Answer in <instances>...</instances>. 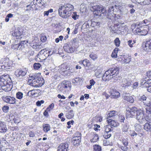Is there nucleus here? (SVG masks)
Masks as SVG:
<instances>
[{
    "mask_svg": "<svg viewBox=\"0 0 151 151\" xmlns=\"http://www.w3.org/2000/svg\"><path fill=\"white\" fill-rule=\"evenodd\" d=\"M119 68L116 67L109 69L102 76V79L104 81H109L113 78L114 80H120L121 77L119 75Z\"/></svg>",
    "mask_w": 151,
    "mask_h": 151,
    "instance_id": "1",
    "label": "nucleus"
},
{
    "mask_svg": "<svg viewBox=\"0 0 151 151\" xmlns=\"http://www.w3.org/2000/svg\"><path fill=\"white\" fill-rule=\"evenodd\" d=\"M146 97L144 95L139 98V100L141 101H143L146 100Z\"/></svg>",
    "mask_w": 151,
    "mask_h": 151,
    "instance_id": "59",
    "label": "nucleus"
},
{
    "mask_svg": "<svg viewBox=\"0 0 151 151\" xmlns=\"http://www.w3.org/2000/svg\"><path fill=\"white\" fill-rule=\"evenodd\" d=\"M104 129L105 132L104 137L105 139H107L109 138L111 136V134L109 133L111 129V126L110 125H106L104 127Z\"/></svg>",
    "mask_w": 151,
    "mask_h": 151,
    "instance_id": "12",
    "label": "nucleus"
},
{
    "mask_svg": "<svg viewBox=\"0 0 151 151\" xmlns=\"http://www.w3.org/2000/svg\"><path fill=\"white\" fill-rule=\"evenodd\" d=\"M144 114V112L141 109H139L137 113H136V119L138 120L139 122L140 123H142L145 121Z\"/></svg>",
    "mask_w": 151,
    "mask_h": 151,
    "instance_id": "10",
    "label": "nucleus"
},
{
    "mask_svg": "<svg viewBox=\"0 0 151 151\" xmlns=\"http://www.w3.org/2000/svg\"><path fill=\"white\" fill-rule=\"evenodd\" d=\"M7 130L5 123L3 122L0 121V132H6Z\"/></svg>",
    "mask_w": 151,
    "mask_h": 151,
    "instance_id": "20",
    "label": "nucleus"
},
{
    "mask_svg": "<svg viewBox=\"0 0 151 151\" xmlns=\"http://www.w3.org/2000/svg\"><path fill=\"white\" fill-rule=\"evenodd\" d=\"M72 143L73 144L74 146H78L79 145L80 142L72 139Z\"/></svg>",
    "mask_w": 151,
    "mask_h": 151,
    "instance_id": "55",
    "label": "nucleus"
},
{
    "mask_svg": "<svg viewBox=\"0 0 151 151\" xmlns=\"http://www.w3.org/2000/svg\"><path fill=\"white\" fill-rule=\"evenodd\" d=\"M135 30L136 33H139L142 35H145L148 32V28L146 25L145 27H142L141 23L139 24H135Z\"/></svg>",
    "mask_w": 151,
    "mask_h": 151,
    "instance_id": "6",
    "label": "nucleus"
},
{
    "mask_svg": "<svg viewBox=\"0 0 151 151\" xmlns=\"http://www.w3.org/2000/svg\"><path fill=\"white\" fill-rule=\"evenodd\" d=\"M145 120L149 123H151V117L147 116L145 119Z\"/></svg>",
    "mask_w": 151,
    "mask_h": 151,
    "instance_id": "64",
    "label": "nucleus"
},
{
    "mask_svg": "<svg viewBox=\"0 0 151 151\" xmlns=\"http://www.w3.org/2000/svg\"><path fill=\"white\" fill-rule=\"evenodd\" d=\"M144 128L145 130L148 131L151 129V125L147 123L144 125Z\"/></svg>",
    "mask_w": 151,
    "mask_h": 151,
    "instance_id": "34",
    "label": "nucleus"
},
{
    "mask_svg": "<svg viewBox=\"0 0 151 151\" xmlns=\"http://www.w3.org/2000/svg\"><path fill=\"white\" fill-rule=\"evenodd\" d=\"M119 49L116 47L113 50L111 54V56L112 58H116L117 57V53Z\"/></svg>",
    "mask_w": 151,
    "mask_h": 151,
    "instance_id": "30",
    "label": "nucleus"
},
{
    "mask_svg": "<svg viewBox=\"0 0 151 151\" xmlns=\"http://www.w3.org/2000/svg\"><path fill=\"white\" fill-rule=\"evenodd\" d=\"M83 65L85 67L88 66L90 63L87 59H85L83 60Z\"/></svg>",
    "mask_w": 151,
    "mask_h": 151,
    "instance_id": "43",
    "label": "nucleus"
},
{
    "mask_svg": "<svg viewBox=\"0 0 151 151\" xmlns=\"http://www.w3.org/2000/svg\"><path fill=\"white\" fill-rule=\"evenodd\" d=\"M23 94L21 92H18L16 93V97L18 99H22L23 97Z\"/></svg>",
    "mask_w": 151,
    "mask_h": 151,
    "instance_id": "41",
    "label": "nucleus"
},
{
    "mask_svg": "<svg viewBox=\"0 0 151 151\" xmlns=\"http://www.w3.org/2000/svg\"><path fill=\"white\" fill-rule=\"evenodd\" d=\"M145 106V109L147 113L151 114V102H149L147 103L145 102H143Z\"/></svg>",
    "mask_w": 151,
    "mask_h": 151,
    "instance_id": "23",
    "label": "nucleus"
},
{
    "mask_svg": "<svg viewBox=\"0 0 151 151\" xmlns=\"http://www.w3.org/2000/svg\"><path fill=\"white\" fill-rule=\"evenodd\" d=\"M44 102V101L42 100L40 101H38L37 102L36 104L37 106H40L41 105V104H43Z\"/></svg>",
    "mask_w": 151,
    "mask_h": 151,
    "instance_id": "56",
    "label": "nucleus"
},
{
    "mask_svg": "<svg viewBox=\"0 0 151 151\" xmlns=\"http://www.w3.org/2000/svg\"><path fill=\"white\" fill-rule=\"evenodd\" d=\"M41 65L39 63H35L34 64L33 67L35 69L38 70L41 67Z\"/></svg>",
    "mask_w": 151,
    "mask_h": 151,
    "instance_id": "44",
    "label": "nucleus"
},
{
    "mask_svg": "<svg viewBox=\"0 0 151 151\" xmlns=\"http://www.w3.org/2000/svg\"><path fill=\"white\" fill-rule=\"evenodd\" d=\"M93 13L97 16L103 17L106 14V12L105 8L101 5L94 6L92 7Z\"/></svg>",
    "mask_w": 151,
    "mask_h": 151,
    "instance_id": "5",
    "label": "nucleus"
},
{
    "mask_svg": "<svg viewBox=\"0 0 151 151\" xmlns=\"http://www.w3.org/2000/svg\"><path fill=\"white\" fill-rule=\"evenodd\" d=\"M29 17L27 15H25L23 17L22 19H23L22 21L24 22H26L28 19Z\"/></svg>",
    "mask_w": 151,
    "mask_h": 151,
    "instance_id": "57",
    "label": "nucleus"
},
{
    "mask_svg": "<svg viewBox=\"0 0 151 151\" xmlns=\"http://www.w3.org/2000/svg\"><path fill=\"white\" fill-rule=\"evenodd\" d=\"M25 9L26 11H29L32 10V9L31 8V6L30 4L27 5L26 7L25 8Z\"/></svg>",
    "mask_w": 151,
    "mask_h": 151,
    "instance_id": "61",
    "label": "nucleus"
},
{
    "mask_svg": "<svg viewBox=\"0 0 151 151\" xmlns=\"http://www.w3.org/2000/svg\"><path fill=\"white\" fill-rule=\"evenodd\" d=\"M107 121L108 122V123L111 126L114 127H116L117 126V123L114 120H111V119H109L107 120Z\"/></svg>",
    "mask_w": 151,
    "mask_h": 151,
    "instance_id": "28",
    "label": "nucleus"
},
{
    "mask_svg": "<svg viewBox=\"0 0 151 151\" xmlns=\"http://www.w3.org/2000/svg\"><path fill=\"white\" fill-rule=\"evenodd\" d=\"M146 76L145 78V81L151 80V71L147 72Z\"/></svg>",
    "mask_w": 151,
    "mask_h": 151,
    "instance_id": "39",
    "label": "nucleus"
},
{
    "mask_svg": "<svg viewBox=\"0 0 151 151\" xmlns=\"http://www.w3.org/2000/svg\"><path fill=\"white\" fill-rule=\"evenodd\" d=\"M63 48L65 51L68 53H72L75 50V48L74 47L70 46L68 44L65 45L64 46Z\"/></svg>",
    "mask_w": 151,
    "mask_h": 151,
    "instance_id": "19",
    "label": "nucleus"
},
{
    "mask_svg": "<svg viewBox=\"0 0 151 151\" xmlns=\"http://www.w3.org/2000/svg\"><path fill=\"white\" fill-rule=\"evenodd\" d=\"M123 99L130 103H132L134 102V99L132 97L130 96V94L126 92L122 94Z\"/></svg>",
    "mask_w": 151,
    "mask_h": 151,
    "instance_id": "14",
    "label": "nucleus"
},
{
    "mask_svg": "<svg viewBox=\"0 0 151 151\" xmlns=\"http://www.w3.org/2000/svg\"><path fill=\"white\" fill-rule=\"evenodd\" d=\"M122 142L125 146H127L128 142L127 139H122Z\"/></svg>",
    "mask_w": 151,
    "mask_h": 151,
    "instance_id": "52",
    "label": "nucleus"
},
{
    "mask_svg": "<svg viewBox=\"0 0 151 151\" xmlns=\"http://www.w3.org/2000/svg\"><path fill=\"white\" fill-rule=\"evenodd\" d=\"M21 29L19 28H17L15 29L12 33V35L13 36L16 37V39H19L22 38L21 36L22 35V32H21Z\"/></svg>",
    "mask_w": 151,
    "mask_h": 151,
    "instance_id": "17",
    "label": "nucleus"
},
{
    "mask_svg": "<svg viewBox=\"0 0 151 151\" xmlns=\"http://www.w3.org/2000/svg\"><path fill=\"white\" fill-rule=\"evenodd\" d=\"M78 26H77V25H76L75 28L74 29L73 33L74 34H76L78 32Z\"/></svg>",
    "mask_w": 151,
    "mask_h": 151,
    "instance_id": "62",
    "label": "nucleus"
},
{
    "mask_svg": "<svg viewBox=\"0 0 151 151\" xmlns=\"http://www.w3.org/2000/svg\"><path fill=\"white\" fill-rule=\"evenodd\" d=\"M54 104L53 103H52L49 105L48 107L46 109L48 111H50L53 109L54 107Z\"/></svg>",
    "mask_w": 151,
    "mask_h": 151,
    "instance_id": "49",
    "label": "nucleus"
},
{
    "mask_svg": "<svg viewBox=\"0 0 151 151\" xmlns=\"http://www.w3.org/2000/svg\"><path fill=\"white\" fill-rule=\"evenodd\" d=\"M26 69H17L14 72V75L17 77H23L27 73Z\"/></svg>",
    "mask_w": 151,
    "mask_h": 151,
    "instance_id": "13",
    "label": "nucleus"
},
{
    "mask_svg": "<svg viewBox=\"0 0 151 151\" xmlns=\"http://www.w3.org/2000/svg\"><path fill=\"white\" fill-rule=\"evenodd\" d=\"M31 47L34 49H39L40 48V45H37L36 43L34 44H31Z\"/></svg>",
    "mask_w": 151,
    "mask_h": 151,
    "instance_id": "51",
    "label": "nucleus"
},
{
    "mask_svg": "<svg viewBox=\"0 0 151 151\" xmlns=\"http://www.w3.org/2000/svg\"><path fill=\"white\" fill-rule=\"evenodd\" d=\"M131 83V81L130 79H123L122 82L121 86L122 87L124 88H127L129 86H130Z\"/></svg>",
    "mask_w": 151,
    "mask_h": 151,
    "instance_id": "18",
    "label": "nucleus"
},
{
    "mask_svg": "<svg viewBox=\"0 0 151 151\" xmlns=\"http://www.w3.org/2000/svg\"><path fill=\"white\" fill-rule=\"evenodd\" d=\"M41 40L42 42H45L47 40V38L46 36H43L41 37Z\"/></svg>",
    "mask_w": 151,
    "mask_h": 151,
    "instance_id": "63",
    "label": "nucleus"
},
{
    "mask_svg": "<svg viewBox=\"0 0 151 151\" xmlns=\"http://www.w3.org/2000/svg\"><path fill=\"white\" fill-rule=\"evenodd\" d=\"M114 7V8L115 9L114 11L116 10V12H117V11H118V10L119 9V11H120L121 10H120V9L121 7V6H120V5L117 6L116 5H115Z\"/></svg>",
    "mask_w": 151,
    "mask_h": 151,
    "instance_id": "58",
    "label": "nucleus"
},
{
    "mask_svg": "<svg viewBox=\"0 0 151 151\" xmlns=\"http://www.w3.org/2000/svg\"><path fill=\"white\" fill-rule=\"evenodd\" d=\"M2 99L6 103L10 104H16V99L13 97L10 96H3Z\"/></svg>",
    "mask_w": 151,
    "mask_h": 151,
    "instance_id": "11",
    "label": "nucleus"
},
{
    "mask_svg": "<svg viewBox=\"0 0 151 151\" xmlns=\"http://www.w3.org/2000/svg\"><path fill=\"white\" fill-rule=\"evenodd\" d=\"M129 128V126L127 124H124L122 128V131L123 132L125 133L128 131Z\"/></svg>",
    "mask_w": 151,
    "mask_h": 151,
    "instance_id": "38",
    "label": "nucleus"
},
{
    "mask_svg": "<svg viewBox=\"0 0 151 151\" xmlns=\"http://www.w3.org/2000/svg\"><path fill=\"white\" fill-rule=\"evenodd\" d=\"M43 130L46 132H48L50 129V127L49 124H47L43 125Z\"/></svg>",
    "mask_w": 151,
    "mask_h": 151,
    "instance_id": "36",
    "label": "nucleus"
},
{
    "mask_svg": "<svg viewBox=\"0 0 151 151\" xmlns=\"http://www.w3.org/2000/svg\"><path fill=\"white\" fill-rule=\"evenodd\" d=\"M74 7L71 4H66L59 7L58 9V14L63 18H67L71 16Z\"/></svg>",
    "mask_w": 151,
    "mask_h": 151,
    "instance_id": "3",
    "label": "nucleus"
},
{
    "mask_svg": "<svg viewBox=\"0 0 151 151\" xmlns=\"http://www.w3.org/2000/svg\"><path fill=\"white\" fill-rule=\"evenodd\" d=\"M70 69L69 68L65 71L63 73H62L61 75H63L64 76H68L70 74V71L69 70Z\"/></svg>",
    "mask_w": 151,
    "mask_h": 151,
    "instance_id": "42",
    "label": "nucleus"
},
{
    "mask_svg": "<svg viewBox=\"0 0 151 151\" xmlns=\"http://www.w3.org/2000/svg\"><path fill=\"white\" fill-rule=\"evenodd\" d=\"M6 75H2L0 77V86L2 87L6 86L7 88L11 89L12 86V81L10 78H8Z\"/></svg>",
    "mask_w": 151,
    "mask_h": 151,
    "instance_id": "4",
    "label": "nucleus"
},
{
    "mask_svg": "<svg viewBox=\"0 0 151 151\" xmlns=\"http://www.w3.org/2000/svg\"><path fill=\"white\" fill-rule=\"evenodd\" d=\"M101 149L100 146L98 145H95L93 146L94 151H101Z\"/></svg>",
    "mask_w": 151,
    "mask_h": 151,
    "instance_id": "40",
    "label": "nucleus"
},
{
    "mask_svg": "<svg viewBox=\"0 0 151 151\" xmlns=\"http://www.w3.org/2000/svg\"><path fill=\"white\" fill-rule=\"evenodd\" d=\"M9 107L7 106H4L2 108L3 111L5 112H7L8 111Z\"/></svg>",
    "mask_w": 151,
    "mask_h": 151,
    "instance_id": "53",
    "label": "nucleus"
},
{
    "mask_svg": "<svg viewBox=\"0 0 151 151\" xmlns=\"http://www.w3.org/2000/svg\"><path fill=\"white\" fill-rule=\"evenodd\" d=\"M12 48L13 49L19 50L18 44H14L12 45Z\"/></svg>",
    "mask_w": 151,
    "mask_h": 151,
    "instance_id": "54",
    "label": "nucleus"
},
{
    "mask_svg": "<svg viewBox=\"0 0 151 151\" xmlns=\"http://www.w3.org/2000/svg\"><path fill=\"white\" fill-rule=\"evenodd\" d=\"M1 65L2 69L5 70L8 69L12 67L13 63L12 61L10 60L9 58H5L2 59L1 61Z\"/></svg>",
    "mask_w": 151,
    "mask_h": 151,
    "instance_id": "7",
    "label": "nucleus"
},
{
    "mask_svg": "<svg viewBox=\"0 0 151 151\" xmlns=\"http://www.w3.org/2000/svg\"><path fill=\"white\" fill-rule=\"evenodd\" d=\"M144 49L147 51L151 50V39L149 40L146 42Z\"/></svg>",
    "mask_w": 151,
    "mask_h": 151,
    "instance_id": "21",
    "label": "nucleus"
},
{
    "mask_svg": "<svg viewBox=\"0 0 151 151\" xmlns=\"http://www.w3.org/2000/svg\"><path fill=\"white\" fill-rule=\"evenodd\" d=\"M89 57L93 60H95L97 58V55L93 53H92L89 55Z\"/></svg>",
    "mask_w": 151,
    "mask_h": 151,
    "instance_id": "45",
    "label": "nucleus"
},
{
    "mask_svg": "<svg viewBox=\"0 0 151 151\" xmlns=\"http://www.w3.org/2000/svg\"><path fill=\"white\" fill-rule=\"evenodd\" d=\"M114 7L113 6H111L109 7L108 12V18L110 19H112L113 17V15H115L114 12H116V10H115Z\"/></svg>",
    "mask_w": 151,
    "mask_h": 151,
    "instance_id": "15",
    "label": "nucleus"
},
{
    "mask_svg": "<svg viewBox=\"0 0 151 151\" xmlns=\"http://www.w3.org/2000/svg\"><path fill=\"white\" fill-rule=\"evenodd\" d=\"M68 144L67 143H62L58 147V151H67L68 150Z\"/></svg>",
    "mask_w": 151,
    "mask_h": 151,
    "instance_id": "16",
    "label": "nucleus"
},
{
    "mask_svg": "<svg viewBox=\"0 0 151 151\" xmlns=\"http://www.w3.org/2000/svg\"><path fill=\"white\" fill-rule=\"evenodd\" d=\"M69 68L67 66L64 64H62L60 66V69L59 71L61 74L62 73H63L65 71Z\"/></svg>",
    "mask_w": 151,
    "mask_h": 151,
    "instance_id": "25",
    "label": "nucleus"
},
{
    "mask_svg": "<svg viewBox=\"0 0 151 151\" xmlns=\"http://www.w3.org/2000/svg\"><path fill=\"white\" fill-rule=\"evenodd\" d=\"M139 109L135 107L131 108H128L126 109V115L129 117H132L136 114Z\"/></svg>",
    "mask_w": 151,
    "mask_h": 151,
    "instance_id": "8",
    "label": "nucleus"
},
{
    "mask_svg": "<svg viewBox=\"0 0 151 151\" xmlns=\"http://www.w3.org/2000/svg\"><path fill=\"white\" fill-rule=\"evenodd\" d=\"M114 42L115 44L116 47H119V46L120 42L119 38H116L115 39Z\"/></svg>",
    "mask_w": 151,
    "mask_h": 151,
    "instance_id": "46",
    "label": "nucleus"
},
{
    "mask_svg": "<svg viewBox=\"0 0 151 151\" xmlns=\"http://www.w3.org/2000/svg\"><path fill=\"white\" fill-rule=\"evenodd\" d=\"M111 95L113 98H117L120 96V93L115 89H113L111 91Z\"/></svg>",
    "mask_w": 151,
    "mask_h": 151,
    "instance_id": "24",
    "label": "nucleus"
},
{
    "mask_svg": "<svg viewBox=\"0 0 151 151\" xmlns=\"http://www.w3.org/2000/svg\"><path fill=\"white\" fill-rule=\"evenodd\" d=\"M47 0H33V3L37 5V6L41 7L44 5L46 2Z\"/></svg>",
    "mask_w": 151,
    "mask_h": 151,
    "instance_id": "22",
    "label": "nucleus"
},
{
    "mask_svg": "<svg viewBox=\"0 0 151 151\" xmlns=\"http://www.w3.org/2000/svg\"><path fill=\"white\" fill-rule=\"evenodd\" d=\"M123 58L124 59V63H129L131 61V56H126L124 55L123 56Z\"/></svg>",
    "mask_w": 151,
    "mask_h": 151,
    "instance_id": "29",
    "label": "nucleus"
},
{
    "mask_svg": "<svg viewBox=\"0 0 151 151\" xmlns=\"http://www.w3.org/2000/svg\"><path fill=\"white\" fill-rule=\"evenodd\" d=\"M78 17L79 15L77 14V12H73L72 15V17L75 20L78 19Z\"/></svg>",
    "mask_w": 151,
    "mask_h": 151,
    "instance_id": "47",
    "label": "nucleus"
},
{
    "mask_svg": "<svg viewBox=\"0 0 151 151\" xmlns=\"http://www.w3.org/2000/svg\"><path fill=\"white\" fill-rule=\"evenodd\" d=\"M33 1H32L30 4V5L31 6V8L32 9V10L33 11L37 10V5L35 3H33Z\"/></svg>",
    "mask_w": 151,
    "mask_h": 151,
    "instance_id": "37",
    "label": "nucleus"
},
{
    "mask_svg": "<svg viewBox=\"0 0 151 151\" xmlns=\"http://www.w3.org/2000/svg\"><path fill=\"white\" fill-rule=\"evenodd\" d=\"M93 138L91 139V142L92 143H94L97 141L99 138L96 134H94L93 135Z\"/></svg>",
    "mask_w": 151,
    "mask_h": 151,
    "instance_id": "35",
    "label": "nucleus"
},
{
    "mask_svg": "<svg viewBox=\"0 0 151 151\" xmlns=\"http://www.w3.org/2000/svg\"><path fill=\"white\" fill-rule=\"evenodd\" d=\"M43 50H41L38 55V56L40 60H45L46 59V57H45L44 54H42Z\"/></svg>",
    "mask_w": 151,
    "mask_h": 151,
    "instance_id": "31",
    "label": "nucleus"
},
{
    "mask_svg": "<svg viewBox=\"0 0 151 151\" xmlns=\"http://www.w3.org/2000/svg\"><path fill=\"white\" fill-rule=\"evenodd\" d=\"M127 43L128 45L130 47H132L133 46V45L135 43V42L134 41L132 42V40H129L128 41Z\"/></svg>",
    "mask_w": 151,
    "mask_h": 151,
    "instance_id": "50",
    "label": "nucleus"
},
{
    "mask_svg": "<svg viewBox=\"0 0 151 151\" xmlns=\"http://www.w3.org/2000/svg\"><path fill=\"white\" fill-rule=\"evenodd\" d=\"M119 119L120 121L122 122H124V120L125 119V118L124 116L120 115L119 116Z\"/></svg>",
    "mask_w": 151,
    "mask_h": 151,
    "instance_id": "60",
    "label": "nucleus"
},
{
    "mask_svg": "<svg viewBox=\"0 0 151 151\" xmlns=\"http://www.w3.org/2000/svg\"><path fill=\"white\" fill-rule=\"evenodd\" d=\"M116 112L114 111H110L107 114L106 117L107 119H108L109 118H111L116 116Z\"/></svg>",
    "mask_w": 151,
    "mask_h": 151,
    "instance_id": "33",
    "label": "nucleus"
},
{
    "mask_svg": "<svg viewBox=\"0 0 151 151\" xmlns=\"http://www.w3.org/2000/svg\"><path fill=\"white\" fill-rule=\"evenodd\" d=\"M73 112V111L72 110H70V111L66 114L65 116L66 118L68 119H70L72 118L74 116V114Z\"/></svg>",
    "mask_w": 151,
    "mask_h": 151,
    "instance_id": "27",
    "label": "nucleus"
},
{
    "mask_svg": "<svg viewBox=\"0 0 151 151\" xmlns=\"http://www.w3.org/2000/svg\"><path fill=\"white\" fill-rule=\"evenodd\" d=\"M151 0H143L142 5H148L151 4Z\"/></svg>",
    "mask_w": 151,
    "mask_h": 151,
    "instance_id": "48",
    "label": "nucleus"
},
{
    "mask_svg": "<svg viewBox=\"0 0 151 151\" xmlns=\"http://www.w3.org/2000/svg\"><path fill=\"white\" fill-rule=\"evenodd\" d=\"M72 139L80 142L81 139V134L79 132L75 134L74 137Z\"/></svg>",
    "mask_w": 151,
    "mask_h": 151,
    "instance_id": "26",
    "label": "nucleus"
},
{
    "mask_svg": "<svg viewBox=\"0 0 151 151\" xmlns=\"http://www.w3.org/2000/svg\"><path fill=\"white\" fill-rule=\"evenodd\" d=\"M27 42V41H21V42L18 44L19 50L22 49L24 48L25 45Z\"/></svg>",
    "mask_w": 151,
    "mask_h": 151,
    "instance_id": "32",
    "label": "nucleus"
},
{
    "mask_svg": "<svg viewBox=\"0 0 151 151\" xmlns=\"http://www.w3.org/2000/svg\"><path fill=\"white\" fill-rule=\"evenodd\" d=\"M40 74H32L29 75L28 84L35 87H40L44 83V81L40 77Z\"/></svg>",
    "mask_w": 151,
    "mask_h": 151,
    "instance_id": "2",
    "label": "nucleus"
},
{
    "mask_svg": "<svg viewBox=\"0 0 151 151\" xmlns=\"http://www.w3.org/2000/svg\"><path fill=\"white\" fill-rule=\"evenodd\" d=\"M70 83L68 81H64L61 84H60L58 86L59 90L61 92L64 91L65 89L70 88Z\"/></svg>",
    "mask_w": 151,
    "mask_h": 151,
    "instance_id": "9",
    "label": "nucleus"
}]
</instances>
